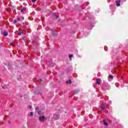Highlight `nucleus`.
<instances>
[{
    "mask_svg": "<svg viewBox=\"0 0 128 128\" xmlns=\"http://www.w3.org/2000/svg\"><path fill=\"white\" fill-rule=\"evenodd\" d=\"M30 116H33L34 115V112H30Z\"/></svg>",
    "mask_w": 128,
    "mask_h": 128,
    "instance_id": "obj_15",
    "label": "nucleus"
},
{
    "mask_svg": "<svg viewBox=\"0 0 128 128\" xmlns=\"http://www.w3.org/2000/svg\"><path fill=\"white\" fill-rule=\"evenodd\" d=\"M22 32H20V31L18 33V36H22Z\"/></svg>",
    "mask_w": 128,
    "mask_h": 128,
    "instance_id": "obj_13",
    "label": "nucleus"
},
{
    "mask_svg": "<svg viewBox=\"0 0 128 128\" xmlns=\"http://www.w3.org/2000/svg\"><path fill=\"white\" fill-rule=\"evenodd\" d=\"M26 8H23L22 9L20 10L21 12H26Z\"/></svg>",
    "mask_w": 128,
    "mask_h": 128,
    "instance_id": "obj_8",
    "label": "nucleus"
},
{
    "mask_svg": "<svg viewBox=\"0 0 128 128\" xmlns=\"http://www.w3.org/2000/svg\"><path fill=\"white\" fill-rule=\"evenodd\" d=\"M52 17H53L54 20H57V18H58V16H56V13L52 14Z\"/></svg>",
    "mask_w": 128,
    "mask_h": 128,
    "instance_id": "obj_4",
    "label": "nucleus"
},
{
    "mask_svg": "<svg viewBox=\"0 0 128 128\" xmlns=\"http://www.w3.org/2000/svg\"><path fill=\"white\" fill-rule=\"evenodd\" d=\"M116 4L117 6H120V0L116 1Z\"/></svg>",
    "mask_w": 128,
    "mask_h": 128,
    "instance_id": "obj_5",
    "label": "nucleus"
},
{
    "mask_svg": "<svg viewBox=\"0 0 128 128\" xmlns=\"http://www.w3.org/2000/svg\"><path fill=\"white\" fill-rule=\"evenodd\" d=\"M2 88H3V90H4V87H2Z\"/></svg>",
    "mask_w": 128,
    "mask_h": 128,
    "instance_id": "obj_25",
    "label": "nucleus"
},
{
    "mask_svg": "<svg viewBox=\"0 0 128 128\" xmlns=\"http://www.w3.org/2000/svg\"><path fill=\"white\" fill-rule=\"evenodd\" d=\"M32 0V2H36V0Z\"/></svg>",
    "mask_w": 128,
    "mask_h": 128,
    "instance_id": "obj_16",
    "label": "nucleus"
},
{
    "mask_svg": "<svg viewBox=\"0 0 128 128\" xmlns=\"http://www.w3.org/2000/svg\"><path fill=\"white\" fill-rule=\"evenodd\" d=\"M40 82H42V79H40Z\"/></svg>",
    "mask_w": 128,
    "mask_h": 128,
    "instance_id": "obj_24",
    "label": "nucleus"
},
{
    "mask_svg": "<svg viewBox=\"0 0 128 128\" xmlns=\"http://www.w3.org/2000/svg\"><path fill=\"white\" fill-rule=\"evenodd\" d=\"M44 120V116H42L39 117L40 122H42Z\"/></svg>",
    "mask_w": 128,
    "mask_h": 128,
    "instance_id": "obj_3",
    "label": "nucleus"
},
{
    "mask_svg": "<svg viewBox=\"0 0 128 128\" xmlns=\"http://www.w3.org/2000/svg\"><path fill=\"white\" fill-rule=\"evenodd\" d=\"M33 43L36 46V43H35L34 42H33Z\"/></svg>",
    "mask_w": 128,
    "mask_h": 128,
    "instance_id": "obj_21",
    "label": "nucleus"
},
{
    "mask_svg": "<svg viewBox=\"0 0 128 128\" xmlns=\"http://www.w3.org/2000/svg\"><path fill=\"white\" fill-rule=\"evenodd\" d=\"M54 118L56 120H58V118H60V116L58 115V114H55L54 115Z\"/></svg>",
    "mask_w": 128,
    "mask_h": 128,
    "instance_id": "obj_2",
    "label": "nucleus"
},
{
    "mask_svg": "<svg viewBox=\"0 0 128 128\" xmlns=\"http://www.w3.org/2000/svg\"><path fill=\"white\" fill-rule=\"evenodd\" d=\"M103 124H104V126H108V124L106 122V120H103Z\"/></svg>",
    "mask_w": 128,
    "mask_h": 128,
    "instance_id": "obj_9",
    "label": "nucleus"
},
{
    "mask_svg": "<svg viewBox=\"0 0 128 128\" xmlns=\"http://www.w3.org/2000/svg\"><path fill=\"white\" fill-rule=\"evenodd\" d=\"M108 108V104H103L100 106L101 110H106Z\"/></svg>",
    "mask_w": 128,
    "mask_h": 128,
    "instance_id": "obj_1",
    "label": "nucleus"
},
{
    "mask_svg": "<svg viewBox=\"0 0 128 128\" xmlns=\"http://www.w3.org/2000/svg\"><path fill=\"white\" fill-rule=\"evenodd\" d=\"M20 20H24V17H20Z\"/></svg>",
    "mask_w": 128,
    "mask_h": 128,
    "instance_id": "obj_17",
    "label": "nucleus"
},
{
    "mask_svg": "<svg viewBox=\"0 0 128 128\" xmlns=\"http://www.w3.org/2000/svg\"><path fill=\"white\" fill-rule=\"evenodd\" d=\"M73 56H74L72 54L69 55V58H70V60H72V58Z\"/></svg>",
    "mask_w": 128,
    "mask_h": 128,
    "instance_id": "obj_10",
    "label": "nucleus"
},
{
    "mask_svg": "<svg viewBox=\"0 0 128 128\" xmlns=\"http://www.w3.org/2000/svg\"><path fill=\"white\" fill-rule=\"evenodd\" d=\"M8 33L7 32H3V36H8Z\"/></svg>",
    "mask_w": 128,
    "mask_h": 128,
    "instance_id": "obj_6",
    "label": "nucleus"
},
{
    "mask_svg": "<svg viewBox=\"0 0 128 128\" xmlns=\"http://www.w3.org/2000/svg\"><path fill=\"white\" fill-rule=\"evenodd\" d=\"M32 108V106L30 105V106H29V108Z\"/></svg>",
    "mask_w": 128,
    "mask_h": 128,
    "instance_id": "obj_20",
    "label": "nucleus"
},
{
    "mask_svg": "<svg viewBox=\"0 0 128 128\" xmlns=\"http://www.w3.org/2000/svg\"><path fill=\"white\" fill-rule=\"evenodd\" d=\"M36 110H38V107H36Z\"/></svg>",
    "mask_w": 128,
    "mask_h": 128,
    "instance_id": "obj_22",
    "label": "nucleus"
},
{
    "mask_svg": "<svg viewBox=\"0 0 128 128\" xmlns=\"http://www.w3.org/2000/svg\"><path fill=\"white\" fill-rule=\"evenodd\" d=\"M18 21L20 20V18H18Z\"/></svg>",
    "mask_w": 128,
    "mask_h": 128,
    "instance_id": "obj_19",
    "label": "nucleus"
},
{
    "mask_svg": "<svg viewBox=\"0 0 128 128\" xmlns=\"http://www.w3.org/2000/svg\"><path fill=\"white\" fill-rule=\"evenodd\" d=\"M66 82L67 84H72V80H70L68 81H66Z\"/></svg>",
    "mask_w": 128,
    "mask_h": 128,
    "instance_id": "obj_11",
    "label": "nucleus"
},
{
    "mask_svg": "<svg viewBox=\"0 0 128 128\" xmlns=\"http://www.w3.org/2000/svg\"><path fill=\"white\" fill-rule=\"evenodd\" d=\"M109 78H114V76H112V75H110V76H109Z\"/></svg>",
    "mask_w": 128,
    "mask_h": 128,
    "instance_id": "obj_14",
    "label": "nucleus"
},
{
    "mask_svg": "<svg viewBox=\"0 0 128 128\" xmlns=\"http://www.w3.org/2000/svg\"><path fill=\"white\" fill-rule=\"evenodd\" d=\"M17 22V20H14V24H16Z\"/></svg>",
    "mask_w": 128,
    "mask_h": 128,
    "instance_id": "obj_18",
    "label": "nucleus"
},
{
    "mask_svg": "<svg viewBox=\"0 0 128 128\" xmlns=\"http://www.w3.org/2000/svg\"><path fill=\"white\" fill-rule=\"evenodd\" d=\"M52 31V30H51Z\"/></svg>",
    "mask_w": 128,
    "mask_h": 128,
    "instance_id": "obj_26",
    "label": "nucleus"
},
{
    "mask_svg": "<svg viewBox=\"0 0 128 128\" xmlns=\"http://www.w3.org/2000/svg\"><path fill=\"white\" fill-rule=\"evenodd\" d=\"M96 84H100V79H97Z\"/></svg>",
    "mask_w": 128,
    "mask_h": 128,
    "instance_id": "obj_7",
    "label": "nucleus"
},
{
    "mask_svg": "<svg viewBox=\"0 0 128 128\" xmlns=\"http://www.w3.org/2000/svg\"><path fill=\"white\" fill-rule=\"evenodd\" d=\"M52 36H56V35H54V33H52Z\"/></svg>",
    "mask_w": 128,
    "mask_h": 128,
    "instance_id": "obj_23",
    "label": "nucleus"
},
{
    "mask_svg": "<svg viewBox=\"0 0 128 128\" xmlns=\"http://www.w3.org/2000/svg\"><path fill=\"white\" fill-rule=\"evenodd\" d=\"M38 114H42V111L40 110L38 112Z\"/></svg>",
    "mask_w": 128,
    "mask_h": 128,
    "instance_id": "obj_12",
    "label": "nucleus"
}]
</instances>
